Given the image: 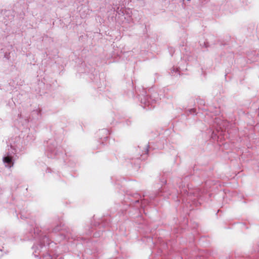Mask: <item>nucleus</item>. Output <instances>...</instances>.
Segmentation results:
<instances>
[{
	"instance_id": "f257e3e1",
	"label": "nucleus",
	"mask_w": 259,
	"mask_h": 259,
	"mask_svg": "<svg viewBox=\"0 0 259 259\" xmlns=\"http://www.w3.org/2000/svg\"><path fill=\"white\" fill-rule=\"evenodd\" d=\"M16 150L11 145L8 146L7 151L3 156V162L6 167L11 168L14 165V161L16 159Z\"/></svg>"
},
{
	"instance_id": "f03ea898",
	"label": "nucleus",
	"mask_w": 259,
	"mask_h": 259,
	"mask_svg": "<svg viewBox=\"0 0 259 259\" xmlns=\"http://www.w3.org/2000/svg\"><path fill=\"white\" fill-rule=\"evenodd\" d=\"M33 248L34 249V252H33L34 256L35 257H37L39 255L41 256L40 252H41L42 249L46 248V247L45 246V245L40 244L38 246H33Z\"/></svg>"
},
{
	"instance_id": "7ed1b4c3",
	"label": "nucleus",
	"mask_w": 259,
	"mask_h": 259,
	"mask_svg": "<svg viewBox=\"0 0 259 259\" xmlns=\"http://www.w3.org/2000/svg\"><path fill=\"white\" fill-rule=\"evenodd\" d=\"M60 226H57L56 227H55L54 230H53V231L54 232H57V231H59L60 230Z\"/></svg>"
},
{
	"instance_id": "20e7f679",
	"label": "nucleus",
	"mask_w": 259,
	"mask_h": 259,
	"mask_svg": "<svg viewBox=\"0 0 259 259\" xmlns=\"http://www.w3.org/2000/svg\"><path fill=\"white\" fill-rule=\"evenodd\" d=\"M39 113H40V111L38 110H34L33 112V114H36L37 115H38Z\"/></svg>"
},
{
	"instance_id": "39448f33",
	"label": "nucleus",
	"mask_w": 259,
	"mask_h": 259,
	"mask_svg": "<svg viewBox=\"0 0 259 259\" xmlns=\"http://www.w3.org/2000/svg\"><path fill=\"white\" fill-rule=\"evenodd\" d=\"M142 104L143 108H145L146 106V101H144L143 102H142Z\"/></svg>"
},
{
	"instance_id": "423d86ee",
	"label": "nucleus",
	"mask_w": 259,
	"mask_h": 259,
	"mask_svg": "<svg viewBox=\"0 0 259 259\" xmlns=\"http://www.w3.org/2000/svg\"><path fill=\"white\" fill-rule=\"evenodd\" d=\"M44 240H48V238H47V237H46V236H45V237L44 238Z\"/></svg>"
}]
</instances>
